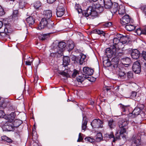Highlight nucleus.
I'll return each instance as SVG.
<instances>
[{
    "label": "nucleus",
    "instance_id": "nucleus-1",
    "mask_svg": "<svg viewBox=\"0 0 146 146\" xmlns=\"http://www.w3.org/2000/svg\"><path fill=\"white\" fill-rule=\"evenodd\" d=\"M120 49H116L114 50H111L109 48H106L105 51V54L108 58L113 57L112 59V62H115V65H113L114 68H117L118 66V64L119 62V58H121V59H123L124 58L123 56L124 54L122 52H120L119 50Z\"/></svg>",
    "mask_w": 146,
    "mask_h": 146
},
{
    "label": "nucleus",
    "instance_id": "nucleus-2",
    "mask_svg": "<svg viewBox=\"0 0 146 146\" xmlns=\"http://www.w3.org/2000/svg\"><path fill=\"white\" fill-rule=\"evenodd\" d=\"M66 46V43L63 41H61L58 43V45L56 46H54L52 49V53L51 55L55 56V55H57V54L62 56L63 54L62 52Z\"/></svg>",
    "mask_w": 146,
    "mask_h": 146
},
{
    "label": "nucleus",
    "instance_id": "nucleus-3",
    "mask_svg": "<svg viewBox=\"0 0 146 146\" xmlns=\"http://www.w3.org/2000/svg\"><path fill=\"white\" fill-rule=\"evenodd\" d=\"M82 15L86 17H92V19L97 17L98 14L95 7V5L89 6L86 11L82 12Z\"/></svg>",
    "mask_w": 146,
    "mask_h": 146
},
{
    "label": "nucleus",
    "instance_id": "nucleus-4",
    "mask_svg": "<svg viewBox=\"0 0 146 146\" xmlns=\"http://www.w3.org/2000/svg\"><path fill=\"white\" fill-rule=\"evenodd\" d=\"M113 44L111 45L110 48H110L111 50H115L116 49H121V44H122L120 42V39L118 38L117 34L113 40Z\"/></svg>",
    "mask_w": 146,
    "mask_h": 146
},
{
    "label": "nucleus",
    "instance_id": "nucleus-5",
    "mask_svg": "<svg viewBox=\"0 0 146 146\" xmlns=\"http://www.w3.org/2000/svg\"><path fill=\"white\" fill-rule=\"evenodd\" d=\"M128 121L126 119H120L118 122V125L121 129V133L126 132L125 127L127 125Z\"/></svg>",
    "mask_w": 146,
    "mask_h": 146
},
{
    "label": "nucleus",
    "instance_id": "nucleus-6",
    "mask_svg": "<svg viewBox=\"0 0 146 146\" xmlns=\"http://www.w3.org/2000/svg\"><path fill=\"white\" fill-rule=\"evenodd\" d=\"M141 137L139 135L135 134L133 135L131 139V146H139L141 144Z\"/></svg>",
    "mask_w": 146,
    "mask_h": 146
},
{
    "label": "nucleus",
    "instance_id": "nucleus-7",
    "mask_svg": "<svg viewBox=\"0 0 146 146\" xmlns=\"http://www.w3.org/2000/svg\"><path fill=\"white\" fill-rule=\"evenodd\" d=\"M139 61H137L134 62L133 64L132 68L133 71L136 74H139L141 72V67L140 64L143 66L144 65L141 64V62H143L139 60Z\"/></svg>",
    "mask_w": 146,
    "mask_h": 146
},
{
    "label": "nucleus",
    "instance_id": "nucleus-8",
    "mask_svg": "<svg viewBox=\"0 0 146 146\" xmlns=\"http://www.w3.org/2000/svg\"><path fill=\"white\" fill-rule=\"evenodd\" d=\"M133 21V20L128 15H124L120 19V23L123 25L132 23Z\"/></svg>",
    "mask_w": 146,
    "mask_h": 146
},
{
    "label": "nucleus",
    "instance_id": "nucleus-9",
    "mask_svg": "<svg viewBox=\"0 0 146 146\" xmlns=\"http://www.w3.org/2000/svg\"><path fill=\"white\" fill-rule=\"evenodd\" d=\"M64 5L63 3H60L58 4L56 9V15L57 17H61L64 13L65 9L64 7Z\"/></svg>",
    "mask_w": 146,
    "mask_h": 146
},
{
    "label": "nucleus",
    "instance_id": "nucleus-10",
    "mask_svg": "<svg viewBox=\"0 0 146 146\" xmlns=\"http://www.w3.org/2000/svg\"><path fill=\"white\" fill-rule=\"evenodd\" d=\"M103 122L99 119H94L91 123V125L93 128H102Z\"/></svg>",
    "mask_w": 146,
    "mask_h": 146
},
{
    "label": "nucleus",
    "instance_id": "nucleus-11",
    "mask_svg": "<svg viewBox=\"0 0 146 146\" xmlns=\"http://www.w3.org/2000/svg\"><path fill=\"white\" fill-rule=\"evenodd\" d=\"M118 38L120 39V42L121 43L122 49L124 47V45L127 44L129 42V37L127 36H123L120 34H117Z\"/></svg>",
    "mask_w": 146,
    "mask_h": 146
},
{
    "label": "nucleus",
    "instance_id": "nucleus-12",
    "mask_svg": "<svg viewBox=\"0 0 146 146\" xmlns=\"http://www.w3.org/2000/svg\"><path fill=\"white\" fill-rule=\"evenodd\" d=\"M141 110L138 107H136L131 113L128 114L127 116L131 118H134L137 117L140 113Z\"/></svg>",
    "mask_w": 146,
    "mask_h": 146
},
{
    "label": "nucleus",
    "instance_id": "nucleus-13",
    "mask_svg": "<svg viewBox=\"0 0 146 146\" xmlns=\"http://www.w3.org/2000/svg\"><path fill=\"white\" fill-rule=\"evenodd\" d=\"M93 78V77L91 78V77H89L88 76H87L83 74L82 76L81 75V76H78L77 77V80L78 82V84H81L82 83V82L85 79H87L90 82H93V80H92Z\"/></svg>",
    "mask_w": 146,
    "mask_h": 146
},
{
    "label": "nucleus",
    "instance_id": "nucleus-14",
    "mask_svg": "<svg viewBox=\"0 0 146 146\" xmlns=\"http://www.w3.org/2000/svg\"><path fill=\"white\" fill-rule=\"evenodd\" d=\"M13 128L12 123L9 122H6L3 127V129L5 131H11Z\"/></svg>",
    "mask_w": 146,
    "mask_h": 146
},
{
    "label": "nucleus",
    "instance_id": "nucleus-15",
    "mask_svg": "<svg viewBox=\"0 0 146 146\" xmlns=\"http://www.w3.org/2000/svg\"><path fill=\"white\" fill-rule=\"evenodd\" d=\"M83 71L84 74L86 76H87L89 77V76H91L93 74L94 70L93 69H91L89 67H84L83 68Z\"/></svg>",
    "mask_w": 146,
    "mask_h": 146
},
{
    "label": "nucleus",
    "instance_id": "nucleus-16",
    "mask_svg": "<svg viewBox=\"0 0 146 146\" xmlns=\"http://www.w3.org/2000/svg\"><path fill=\"white\" fill-rule=\"evenodd\" d=\"M48 23V21L44 18H42L40 22L38 27L39 29L41 30L46 27Z\"/></svg>",
    "mask_w": 146,
    "mask_h": 146
},
{
    "label": "nucleus",
    "instance_id": "nucleus-17",
    "mask_svg": "<svg viewBox=\"0 0 146 146\" xmlns=\"http://www.w3.org/2000/svg\"><path fill=\"white\" fill-rule=\"evenodd\" d=\"M132 58L135 59H137L139 58L140 55V52L137 49H132L131 52Z\"/></svg>",
    "mask_w": 146,
    "mask_h": 146
},
{
    "label": "nucleus",
    "instance_id": "nucleus-18",
    "mask_svg": "<svg viewBox=\"0 0 146 146\" xmlns=\"http://www.w3.org/2000/svg\"><path fill=\"white\" fill-rule=\"evenodd\" d=\"M44 17L46 19H49L52 16V11L50 10H47L44 11L43 13Z\"/></svg>",
    "mask_w": 146,
    "mask_h": 146
},
{
    "label": "nucleus",
    "instance_id": "nucleus-19",
    "mask_svg": "<svg viewBox=\"0 0 146 146\" xmlns=\"http://www.w3.org/2000/svg\"><path fill=\"white\" fill-rule=\"evenodd\" d=\"M86 58V56L82 53H81L78 56V63L82 64L85 62V60Z\"/></svg>",
    "mask_w": 146,
    "mask_h": 146
},
{
    "label": "nucleus",
    "instance_id": "nucleus-20",
    "mask_svg": "<svg viewBox=\"0 0 146 146\" xmlns=\"http://www.w3.org/2000/svg\"><path fill=\"white\" fill-rule=\"evenodd\" d=\"M120 131L119 132H117L115 134V137L114 136V139L113 140V142H114L117 140L119 139H120V136H121L123 138H125V136H124L123 135V133H121V129L119 130Z\"/></svg>",
    "mask_w": 146,
    "mask_h": 146
},
{
    "label": "nucleus",
    "instance_id": "nucleus-21",
    "mask_svg": "<svg viewBox=\"0 0 146 146\" xmlns=\"http://www.w3.org/2000/svg\"><path fill=\"white\" fill-rule=\"evenodd\" d=\"M104 7L106 9H109L112 5L111 0H103Z\"/></svg>",
    "mask_w": 146,
    "mask_h": 146
},
{
    "label": "nucleus",
    "instance_id": "nucleus-22",
    "mask_svg": "<svg viewBox=\"0 0 146 146\" xmlns=\"http://www.w3.org/2000/svg\"><path fill=\"white\" fill-rule=\"evenodd\" d=\"M118 4L117 3H114L110 8V11L112 13H115L118 10Z\"/></svg>",
    "mask_w": 146,
    "mask_h": 146
},
{
    "label": "nucleus",
    "instance_id": "nucleus-23",
    "mask_svg": "<svg viewBox=\"0 0 146 146\" xmlns=\"http://www.w3.org/2000/svg\"><path fill=\"white\" fill-rule=\"evenodd\" d=\"M108 124L109 127L111 129L115 128L116 124L115 121L112 119L108 120Z\"/></svg>",
    "mask_w": 146,
    "mask_h": 146
},
{
    "label": "nucleus",
    "instance_id": "nucleus-24",
    "mask_svg": "<svg viewBox=\"0 0 146 146\" xmlns=\"http://www.w3.org/2000/svg\"><path fill=\"white\" fill-rule=\"evenodd\" d=\"M114 62L115 63V61ZM103 63L104 64L106 65V66L109 67L111 66V67L113 68L114 69H116L117 70H118L119 69V68H118V66L117 67V68H114L113 66V65H115V63H113L111 64V62L109 61V60H107L104 61L103 62Z\"/></svg>",
    "mask_w": 146,
    "mask_h": 146
},
{
    "label": "nucleus",
    "instance_id": "nucleus-25",
    "mask_svg": "<svg viewBox=\"0 0 146 146\" xmlns=\"http://www.w3.org/2000/svg\"><path fill=\"white\" fill-rule=\"evenodd\" d=\"M131 97L133 99L137 101H139L140 100V98L137 94V92L135 91H132Z\"/></svg>",
    "mask_w": 146,
    "mask_h": 146
},
{
    "label": "nucleus",
    "instance_id": "nucleus-26",
    "mask_svg": "<svg viewBox=\"0 0 146 146\" xmlns=\"http://www.w3.org/2000/svg\"><path fill=\"white\" fill-rule=\"evenodd\" d=\"M14 127H17L22 123L21 120L18 119H15L12 123Z\"/></svg>",
    "mask_w": 146,
    "mask_h": 146
},
{
    "label": "nucleus",
    "instance_id": "nucleus-27",
    "mask_svg": "<svg viewBox=\"0 0 146 146\" xmlns=\"http://www.w3.org/2000/svg\"><path fill=\"white\" fill-rule=\"evenodd\" d=\"M70 62V59L69 56H64L63 59V65L64 67L67 66Z\"/></svg>",
    "mask_w": 146,
    "mask_h": 146
},
{
    "label": "nucleus",
    "instance_id": "nucleus-28",
    "mask_svg": "<svg viewBox=\"0 0 146 146\" xmlns=\"http://www.w3.org/2000/svg\"><path fill=\"white\" fill-rule=\"evenodd\" d=\"M118 11L119 15H124L125 13V7L122 5L119 6Z\"/></svg>",
    "mask_w": 146,
    "mask_h": 146
},
{
    "label": "nucleus",
    "instance_id": "nucleus-29",
    "mask_svg": "<svg viewBox=\"0 0 146 146\" xmlns=\"http://www.w3.org/2000/svg\"><path fill=\"white\" fill-rule=\"evenodd\" d=\"M11 120H13L14 118V113L13 112L11 113L9 115H7L5 114H3V115H2V117L3 118H4L5 119L8 120H10L9 118H10L11 117Z\"/></svg>",
    "mask_w": 146,
    "mask_h": 146
},
{
    "label": "nucleus",
    "instance_id": "nucleus-30",
    "mask_svg": "<svg viewBox=\"0 0 146 146\" xmlns=\"http://www.w3.org/2000/svg\"><path fill=\"white\" fill-rule=\"evenodd\" d=\"M9 104V103L5 100H1L0 101V107L5 108Z\"/></svg>",
    "mask_w": 146,
    "mask_h": 146
},
{
    "label": "nucleus",
    "instance_id": "nucleus-31",
    "mask_svg": "<svg viewBox=\"0 0 146 146\" xmlns=\"http://www.w3.org/2000/svg\"><path fill=\"white\" fill-rule=\"evenodd\" d=\"M88 121L85 117H83L82 123V128L83 130H85L87 127Z\"/></svg>",
    "mask_w": 146,
    "mask_h": 146
},
{
    "label": "nucleus",
    "instance_id": "nucleus-32",
    "mask_svg": "<svg viewBox=\"0 0 146 146\" xmlns=\"http://www.w3.org/2000/svg\"><path fill=\"white\" fill-rule=\"evenodd\" d=\"M26 21L30 26L33 24L35 23V19L32 17H29L26 19Z\"/></svg>",
    "mask_w": 146,
    "mask_h": 146
},
{
    "label": "nucleus",
    "instance_id": "nucleus-33",
    "mask_svg": "<svg viewBox=\"0 0 146 146\" xmlns=\"http://www.w3.org/2000/svg\"><path fill=\"white\" fill-rule=\"evenodd\" d=\"M95 7L97 11V13H101L104 10V8L100 4H96V5H95Z\"/></svg>",
    "mask_w": 146,
    "mask_h": 146
},
{
    "label": "nucleus",
    "instance_id": "nucleus-34",
    "mask_svg": "<svg viewBox=\"0 0 146 146\" xmlns=\"http://www.w3.org/2000/svg\"><path fill=\"white\" fill-rule=\"evenodd\" d=\"M125 27L127 31H130L135 29L136 27L132 25L127 24L125 25Z\"/></svg>",
    "mask_w": 146,
    "mask_h": 146
},
{
    "label": "nucleus",
    "instance_id": "nucleus-35",
    "mask_svg": "<svg viewBox=\"0 0 146 146\" xmlns=\"http://www.w3.org/2000/svg\"><path fill=\"white\" fill-rule=\"evenodd\" d=\"M67 45L70 50H72L74 48V42L72 40H68L67 42Z\"/></svg>",
    "mask_w": 146,
    "mask_h": 146
},
{
    "label": "nucleus",
    "instance_id": "nucleus-36",
    "mask_svg": "<svg viewBox=\"0 0 146 146\" xmlns=\"http://www.w3.org/2000/svg\"><path fill=\"white\" fill-rule=\"evenodd\" d=\"M91 32L93 33H96L99 35L102 34L103 35L105 34V33L103 31L99 29H94L91 31Z\"/></svg>",
    "mask_w": 146,
    "mask_h": 146
},
{
    "label": "nucleus",
    "instance_id": "nucleus-37",
    "mask_svg": "<svg viewBox=\"0 0 146 146\" xmlns=\"http://www.w3.org/2000/svg\"><path fill=\"white\" fill-rule=\"evenodd\" d=\"M54 26V23L52 21H51L50 20H49L48 21V23L46 26L47 28L49 29H51L53 28Z\"/></svg>",
    "mask_w": 146,
    "mask_h": 146
},
{
    "label": "nucleus",
    "instance_id": "nucleus-38",
    "mask_svg": "<svg viewBox=\"0 0 146 146\" xmlns=\"http://www.w3.org/2000/svg\"><path fill=\"white\" fill-rule=\"evenodd\" d=\"M120 107L121 109V111L122 112H125L127 111H128L129 108L128 106L121 105Z\"/></svg>",
    "mask_w": 146,
    "mask_h": 146
},
{
    "label": "nucleus",
    "instance_id": "nucleus-39",
    "mask_svg": "<svg viewBox=\"0 0 146 146\" xmlns=\"http://www.w3.org/2000/svg\"><path fill=\"white\" fill-rule=\"evenodd\" d=\"M118 75L121 79L126 78V74L123 72L120 71L118 73Z\"/></svg>",
    "mask_w": 146,
    "mask_h": 146
},
{
    "label": "nucleus",
    "instance_id": "nucleus-40",
    "mask_svg": "<svg viewBox=\"0 0 146 146\" xmlns=\"http://www.w3.org/2000/svg\"><path fill=\"white\" fill-rule=\"evenodd\" d=\"M75 8L78 13H80L82 12V10L80 8V6L79 4H76L75 6Z\"/></svg>",
    "mask_w": 146,
    "mask_h": 146
},
{
    "label": "nucleus",
    "instance_id": "nucleus-41",
    "mask_svg": "<svg viewBox=\"0 0 146 146\" xmlns=\"http://www.w3.org/2000/svg\"><path fill=\"white\" fill-rule=\"evenodd\" d=\"M1 139L2 140L6 141L9 143H12V140L11 139L6 136L4 135L2 136L1 137Z\"/></svg>",
    "mask_w": 146,
    "mask_h": 146
},
{
    "label": "nucleus",
    "instance_id": "nucleus-42",
    "mask_svg": "<svg viewBox=\"0 0 146 146\" xmlns=\"http://www.w3.org/2000/svg\"><path fill=\"white\" fill-rule=\"evenodd\" d=\"M41 5V3L39 1H37L34 3V6L36 9H38Z\"/></svg>",
    "mask_w": 146,
    "mask_h": 146
},
{
    "label": "nucleus",
    "instance_id": "nucleus-43",
    "mask_svg": "<svg viewBox=\"0 0 146 146\" xmlns=\"http://www.w3.org/2000/svg\"><path fill=\"white\" fill-rule=\"evenodd\" d=\"M126 75L127 77H126L125 79L127 80H129L133 78V73L129 71L128 72L127 74V75Z\"/></svg>",
    "mask_w": 146,
    "mask_h": 146
},
{
    "label": "nucleus",
    "instance_id": "nucleus-44",
    "mask_svg": "<svg viewBox=\"0 0 146 146\" xmlns=\"http://www.w3.org/2000/svg\"><path fill=\"white\" fill-rule=\"evenodd\" d=\"M102 139V135L100 133H98L97 134V137L96 138V140L99 142Z\"/></svg>",
    "mask_w": 146,
    "mask_h": 146
},
{
    "label": "nucleus",
    "instance_id": "nucleus-45",
    "mask_svg": "<svg viewBox=\"0 0 146 146\" xmlns=\"http://www.w3.org/2000/svg\"><path fill=\"white\" fill-rule=\"evenodd\" d=\"M48 36V35L46 34L41 35L39 36V38L42 40H43L47 38Z\"/></svg>",
    "mask_w": 146,
    "mask_h": 146
},
{
    "label": "nucleus",
    "instance_id": "nucleus-46",
    "mask_svg": "<svg viewBox=\"0 0 146 146\" xmlns=\"http://www.w3.org/2000/svg\"><path fill=\"white\" fill-rule=\"evenodd\" d=\"M105 137L109 139L113 138V139H114V135L113 132H111L110 134L107 133L106 134Z\"/></svg>",
    "mask_w": 146,
    "mask_h": 146
},
{
    "label": "nucleus",
    "instance_id": "nucleus-47",
    "mask_svg": "<svg viewBox=\"0 0 146 146\" xmlns=\"http://www.w3.org/2000/svg\"><path fill=\"white\" fill-rule=\"evenodd\" d=\"M78 56L77 57L74 55H72L70 56V58L72 59V61H74V63H76V62L77 63H78Z\"/></svg>",
    "mask_w": 146,
    "mask_h": 146
},
{
    "label": "nucleus",
    "instance_id": "nucleus-48",
    "mask_svg": "<svg viewBox=\"0 0 146 146\" xmlns=\"http://www.w3.org/2000/svg\"><path fill=\"white\" fill-rule=\"evenodd\" d=\"M18 11L17 10H15L13 12L12 17L13 18L15 19L17 16Z\"/></svg>",
    "mask_w": 146,
    "mask_h": 146
},
{
    "label": "nucleus",
    "instance_id": "nucleus-49",
    "mask_svg": "<svg viewBox=\"0 0 146 146\" xmlns=\"http://www.w3.org/2000/svg\"><path fill=\"white\" fill-rule=\"evenodd\" d=\"M85 140L86 141H87L89 142H90L91 143L94 142L95 141V140L93 138H91L90 137H87L85 139Z\"/></svg>",
    "mask_w": 146,
    "mask_h": 146
},
{
    "label": "nucleus",
    "instance_id": "nucleus-50",
    "mask_svg": "<svg viewBox=\"0 0 146 146\" xmlns=\"http://www.w3.org/2000/svg\"><path fill=\"white\" fill-rule=\"evenodd\" d=\"M112 25L111 22H106L103 24L104 27H109Z\"/></svg>",
    "mask_w": 146,
    "mask_h": 146
},
{
    "label": "nucleus",
    "instance_id": "nucleus-51",
    "mask_svg": "<svg viewBox=\"0 0 146 146\" xmlns=\"http://www.w3.org/2000/svg\"><path fill=\"white\" fill-rule=\"evenodd\" d=\"M82 135H83L81 133H79L78 138L77 141V142H80L83 140V138Z\"/></svg>",
    "mask_w": 146,
    "mask_h": 146
},
{
    "label": "nucleus",
    "instance_id": "nucleus-52",
    "mask_svg": "<svg viewBox=\"0 0 146 146\" xmlns=\"http://www.w3.org/2000/svg\"><path fill=\"white\" fill-rule=\"evenodd\" d=\"M136 32L138 35H140L142 34V30H141L140 28H139L136 30Z\"/></svg>",
    "mask_w": 146,
    "mask_h": 146
},
{
    "label": "nucleus",
    "instance_id": "nucleus-53",
    "mask_svg": "<svg viewBox=\"0 0 146 146\" xmlns=\"http://www.w3.org/2000/svg\"><path fill=\"white\" fill-rule=\"evenodd\" d=\"M59 73L63 76L66 77H68L69 75L68 74V73L64 71L59 72Z\"/></svg>",
    "mask_w": 146,
    "mask_h": 146
},
{
    "label": "nucleus",
    "instance_id": "nucleus-54",
    "mask_svg": "<svg viewBox=\"0 0 146 146\" xmlns=\"http://www.w3.org/2000/svg\"><path fill=\"white\" fill-rule=\"evenodd\" d=\"M78 74H79L78 71L77 70H74V72L72 75V77H74Z\"/></svg>",
    "mask_w": 146,
    "mask_h": 146
},
{
    "label": "nucleus",
    "instance_id": "nucleus-55",
    "mask_svg": "<svg viewBox=\"0 0 146 146\" xmlns=\"http://www.w3.org/2000/svg\"><path fill=\"white\" fill-rule=\"evenodd\" d=\"M5 14V13L3 9L0 6V15H4Z\"/></svg>",
    "mask_w": 146,
    "mask_h": 146
},
{
    "label": "nucleus",
    "instance_id": "nucleus-56",
    "mask_svg": "<svg viewBox=\"0 0 146 146\" xmlns=\"http://www.w3.org/2000/svg\"><path fill=\"white\" fill-rule=\"evenodd\" d=\"M142 55L143 58L144 60L146 61V52L145 51L143 52Z\"/></svg>",
    "mask_w": 146,
    "mask_h": 146
},
{
    "label": "nucleus",
    "instance_id": "nucleus-57",
    "mask_svg": "<svg viewBox=\"0 0 146 146\" xmlns=\"http://www.w3.org/2000/svg\"><path fill=\"white\" fill-rule=\"evenodd\" d=\"M142 9L143 12L146 15V6L142 7Z\"/></svg>",
    "mask_w": 146,
    "mask_h": 146
},
{
    "label": "nucleus",
    "instance_id": "nucleus-58",
    "mask_svg": "<svg viewBox=\"0 0 146 146\" xmlns=\"http://www.w3.org/2000/svg\"><path fill=\"white\" fill-rule=\"evenodd\" d=\"M4 114L5 113L2 110H0V118L2 117V115Z\"/></svg>",
    "mask_w": 146,
    "mask_h": 146
},
{
    "label": "nucleus",
    "instance_id": "nucleus-59",
    "mask_svg": "<svg viewBox=\"0 0 146 146\" xmlns=\"http://www.w3.org/2000/svg\"><path fill=\"white\" fill-rule=\"evenodd\" d=\"M47 2L49 4H52L56 0H47Z\"/></svg>",
    "mask_w": 146,
    "mask_h": 146
},
{
    "label": "nucleus",
    "instance_id": "nucleus-60",
    "mask_svg": "<svg viewBox=\"0 0 146 146\" xmlns=\"http://www.w3.org/2000/svg\"><path fill=\"white\" fill-rule=\"evenodd\" d=\"M142 34L146 35V28L142 30Z\"/></svg>",
    "mask_w": 146,
    "mask_h": 146
},
{
    "label": "nucleus",
    "instance_id": "nucleus-61",
    "mask_svg": "<svg viewBox=\"0 0 146 146\" xmlns=\"http://www.w3.org/2000/svg\"><path fill=\"white\" fill-rule=\"evenodd\" d=\"M25 64L27 65H30L31 64V62L30 61H26Z\"/></svg>",
    "mask_w": 146,
    "mask_h": 146
},
{
    "label": "nucleus",
    "instance_id": "nucleus-62",
    "mask_svg": "<svg viewBox=\"0 0 146 146\" xmlns=\"http://www.w3.org/2000/svg\"><path fill=\"white\" fill-rule=\"evenodd\" d=\"M32 135L33 136L36 135V132L34 130H33L32 132Z\"/></svg>",
    "mask_w": 146,
    "mask_h": 146
},
{
    "label": "nucleus",
    "instance_id": "nucleus-63",
    "mask_svg": "<svg viewBox=\"0 0 146 146\" xmlns=\"http://www.w3.org/2000/svg\"><path fill=\"white\" fill-rule=\"evenodd\" d=\"M141 64L144 65V66L146 67V62H145L144 61H143V62H141Z\"/></svg>",
    "mask_w": 146,
    "mask_h": 146
},
{
    "label": "nucleus",
    "instance_id": "nucleus-64",
    "mask_svg": "<svg viewBox=\"0 0 146 146\" xmlns=\"http://www.w3.org/2000/svg\"><path fill=\"white\" fill-rule=\"evenodd\" d=\"M3 25L2 22L1 21H0V29H1Z\"/></svg>",
    "mask_w": 146,
    "mask_h": 146
}]
</instances>
